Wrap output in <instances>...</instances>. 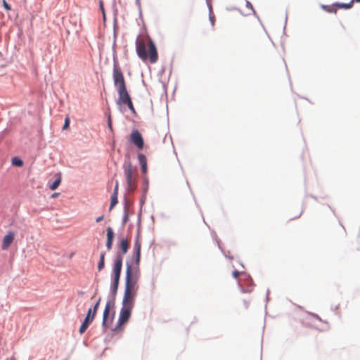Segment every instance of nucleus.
Returning <instances> with one entry per match:
<instances>
[{"instance_id":"f257e3e1","label":"nucleus","mask_w":360,"mask_h":360,"mask_svg":"<svg viewBox=\"0 0 360 360\" xmlns=\"http://www.w3.org/2000/svg\"><path fill=\"white\" fill-rule=\"evenodd\" d=\"M141 249V243L139 237L137 236L134 245L135 264L131 265L127 263L125 288L122 299L135 301L139 289Z\"/></svg>"},{"instance_id":"f03ea898","label":"nucleus","mask_w":360,"mask_h":360,"mask_svg":"<svg viewBox=\"0 0 360 360\" xmlns=\"http://www.w3.org/2000/svg\"><path fill=\"white\" fill-rule=\"evenodd\" d=\"M148 53L146 51V41L140 37L136 40V51L138 56L143 60H149L150 63H155L158 59V51L155 44L150 37H147Z\"/></svg>"},{"instance_id":"7ed1b4c3","label":"nucleus","mask_w":360,"mask_h":360,"mask_svg":"<svg viewBox=\"0 0 360 360\" xmlns=\"http://www.w3.org/2000/svg\"><path fill=\"white\" fill-rule=\"evenodd\" d=\"M123 169L127 185V191L133 192L137 187V169L130 162L124 163Z\"/></svg>"},{"instance_id":"20e7f679","label":"nucleus","mask_w":360,"mask_h":360,"mask_svg":"<svg viewBox=\"0 0 360 360\" xmlns=\"http://www.w3.org/2000/svg\"><path fill=\"white\" fill-rule=\"evenodd\" d=\"M134 303L135 301L122 299V306L120 312L117 326L115 329L128 321L131 316L132 309L134 307Z\"/></svg>"},{"instance_id":"39448f33","label":"nucleus","mask_w":360,"mask_h":360,"mask_svg":"<svg viewBox=\"0 0 360 360\" xmlns=\"http://www.w3.org/2000/svg\"><path fill=\"white\" fill-rule=\"evenodd\" d=\"M118 93V99L117 104L122 105H127L129 109L132 112H135V109L133 105L131 97L127 91V87L117 89Z\"/></svg>"},{"instance_id":"423d86ee","label":"nucleus","mask_w":360,"mask_h":360,"mask_svg":"<svg viewBox=\"0 0 360 360\" xmlns=\"http://www.w3.org/2000/svg\"><path fill=\"white\" fill-rule=\"evenodd\" d=\"M112 77L117 89L127 87L122 69L117 61H115L113 65Z\"/></svg>"},{"instance_id":"0eeeda50","label":"nucleus","mask_w":360,"mask_h":360,"mask_svg":"<svg viewBox=\"0 0 360 360\" xmlns=\"http://www.w3.org/2000/svg\"><path fill=\"white\" fill-rule=\"evenodd\" d=\"M112 314L111 312V305L109 302H108L105 304L103 315V326L105 328H110L111 323H112V320L115 316V311L112 310Z\"/></svg>"},{"instance_id":"6e6552de","label":"nucleus","mask_w":360,"mask_h":360,"mask_svg":"<svg viewBox=\"0 0 360 360\" xmlns=\"http://www.w3.org/2000/svg\"><path fill=\"white\" fill-rule=\"evenodd\" d=\"M122 259H123L122 255L120 253H117L115 257V262H114V265H113L114 276H120L122 267Z\"/></svg>"},{"instance_id":"1a4fd4ad","label":"nucleus","mask_w":360,"mask_h":360,"mask_svg":"<svg viewBox=\"0 0 360 360\" xmlns=\"http://www.w3.org/2000/svg\"><path fill=\"white\" fill-rule=\"evenodd\" d=\"M91 312H92V309H89L84 322L82 323V324L81 325V326L79 328V331L80 334H82L85 332V330L88 328L89 323L94 320L95 315H94Z\"/></svg>"},{"instance_id":"9d476101","label":"nucleus","mask_w":360,"mask_h":360,"mask_svg":"<svg viewBox=\"0 0 360 360\" xmlns=\"http://www.w3.org/2000/svg\"><path fill=\"white\" fill-rule=\"evenodd\" d=\"M15 234L13 232H8L4 238L1 245L2 250H7L14 240Z\"/></svg>"},{"instance_id":"9b49d317","label":"nucleus","mask_w":360,"mask_h":360,"mask_svg":"<svg viewBox=\"0 0 360 360\" xmlns=\"http://www.w3.org/2000/svg\"><path fill=\"white\" fill-rule=\"evenodd\" d=\"M253 41L258 46H262L264 44L269 42V39L265 33L261 32L258 35H255L252 38Z\"/></svg>"},{"instance_id":"f8f14e48","label":"nucleus","mask_w":360,"mask_h":360,"mask_svg":"<svg viewBox=\"0 0 360 360\" xmlns=\"http://www.w3.org/2000/svg\"><path fill=\"white\" fill-rule=\"evenodd\" d=\"M138 160L139 164L141 165V169L143 174H146L147 172V159L146 157L143 154L138 155Z\"/></svg>"},{"instance_id":"ddd939ff","label":"nucleus","mask_w":360,"mask_h":360,"mask_svg":"<svg viewBox=\"0 0 360 360\" xmlns=\"http://www.w3.org/2000/svg\"><path fill=\"white\" fill-rule=\"evenodd\" d=\"M130 141L134 143L139 150L143 149L144 146L143 139L142 136H131Z\"/></svg>"},{"instance_id":"4468645a","label":"nucleus","mask_w":360,"mask_h":360,"mask_svg":"<svg viewBox=\"0 0 360 360\" xmlns=\"http://www.w3.org/2000/svg\"><path fill=\"white\" fill-rule=\"evenodd\" d=\"M129 248V243L127 239L122 238L120 243V249L121 250V255L123 256L125 255Z\"/></svg>"},{"instance_id":"2eb2a0df","label":"nucleus","mask_w":360,"mask_h":360,"mask_svg":"<svg viewBox=\"0 0 360 360\" xmlns=\"http://www.w3.org/2000/svg\"><path fill=\"white\" fill-rule=\"evenodd\" d=\"M56 179L51 184H49V188L51 190L53 191V190H56L60 185V182H61V176H60V174L58 173L57 174H56Z\"/></svg>"},{"instance_id":"dca6fc26","label":"nucleus","mask_w":360,"mask_h":360,"mask_svg":"<svg viewBox=\"0 0 360 360\" xmlns=\"http://www.w3.org/2000/svg\"><path fill=\"white\" fill-rule=\"evenodd\" d=\"M120 276H114V277H113V281L111 285V290L113 294L117 293L118 285H119V282H120Z\"/></svg>"},{"instance_id":"f3484780","label":"nucleus","mask_w":360,"mask_h":360,"mask_svg":"<svg viewBox=\"0 0 360 360\" xmlns=\"http://www.w3.org/2000/svg\"><path fill=\"white\" fill-rule=\"evenodd\" d=\"M105 252H102L100 255V260L98 264V271H101L105 266Z\"/></svg>"},{"instance_id":"a211bd4d","label":"nucleus","mask_w":360,"mask_h":360,"mask_svg":"<svg viewBox=\"0 0 360 360\" xmlns=\"http://www.w3.org/2000/svg\"><path fill=\"white\" fill-rule=\"evenodd\" d=\"M354 2H352V0L348 4H343V3H337L335 4V6H337L338 8H345V9H349L353 6Z\"/></svg>"},{"instance_id":"6ab92c4d","label":"nucleus","mask_w":360,"mask_h":360,"mask_svg":"<svg viewBox=\"0 0 360 360\" xmlns=\"http://www.w3.org/2000/svg\"><path fill=\"white\" fill-rule=\"evenodd\" d=\"M238 285L240 288V290L242 292H251L253 290V285H249L247 288H245L240 281H238Z\"/></svg>"},{"instance_id":"aec40b11","label":"nucleus","mask_w":360,"mask_h":360,"mask_svg":"<svg viewBox=\"0 0 360 360\" xmlns=\"http://www.w3.org/2000/svg\"><path fill=\"white\" fill-rule=\"evenodd\" d=\"M11 163L13 165L16 167H22L23 165L22 160L18 157L13 158L11 160Z\"/></svg>"},{"instance_id":"412c9836","label":"nucleus","mask_w":360,"mask_h":360,"mask_svg":"<svg viewBox=\"0 0 360 360\" xmlns=\"http://www.w3.org/2000/svg\"><path fill=\"white\" fill-rule=\"evenodd\" d=\"M114 238V232L111 227L107 229V240L112 241Z\"/></svg>"},{"instance_id":"4be33fe9","label":"nucleus","mask_w":360,"mask_h":360,"mask_svg":"<svg viewBox=\"0 0 360 360\" xmlns=\"http://www.w3.org/2000/svg\"><path fill=\"white\" fill-rule=\"evenodd\" d=\"M117 194L116 193H112V196H111V202H110V210H111L113 207L117 203Z\"/></svg>"},{"instance_id":"5701e85b","label":"nucleus","mask_w":360,"mask_h":360,"mask_svg":"<svg viewBox=\"0 0 360 360\" xmlns=\"http://www.w3.org/2000/svg\"><path fill=\"white\" fill-rule=\"evenodd\" d=\"M101 297L98 298V301L96 302V303L95 304L94 307V309H92V314L94 315H96V312H97V310H98V306L100 304V302H101Z\"/></svg>"},{"instance_id":"b1692460","label":"nucleus","mask_w":360,"mask_h":360,"mask_svg":"<svg viewBox=\"0 0 360 360\" xmlns=\"http://www.w3.org/2000/svg\"><path fill=\"white\" fill-rule=\"evenodd\" d=\"M3 6L4 8L8 11L11 10L10 5L6 2V0H3Z\"/></svg>"},{"instance_id":"393cba45","label":"nucleus","mask_w":360,"mask_h":360,"mask_svg":"<svg viewBox=\"0 0 360 360\" xmlns=\"http://www.w3.org/2000/svg\"><path fill=\"white\" fill-rule=\"evenodd\" d=\"M69 124H70V119L68 117H66L63 128L67 129L69 127Z\"/></svg>"},{"instance_id":"a878e982","label":"nucleus","mask_w":360,"mask_h":360,"mask_svg":"<svg viewBox=\"0 0 360 360\" xmlns=\"http://www.w3.org/2000/svg\"><path fill=\"white\" fill-rule=\"evenodd\" d=\"M302 214V210H300L296 215L294 217H290V220L295 219L299 218Z\"/></svg>"},{"instance_id":"bb28decb","label":"nucleus","mask_w":360,"mask_h":360,"mask_svg":"<svg viewBox=\"0 0 360 360\" xmlns=\"http://www.w3.org/2000/svg\"><path fill=\"white\" fill-rule=\"evenodd\" d=\"M112 246V241L107 240L106 241V248L108 250H111Z\"/></svg>"},{"instance_id":"cd10ccee","label":"nucleus","mask_w":360,"mask_h":360,"mask_svg":"<svg viewBox=\"0 0 360 360\" xmlns=\"http://www.w3.org/2000/svg\"><path fill=\"white\" fill-rule=\"evenodd\" d=\"M118 186H119L118 182L116 181L115 182V188H114L113 193L118 194Z\"/></svg>"},{"instance_id":"c85d7f7f","label":"nucleus","mask_w":360,"mask_h":360,"mask_svg":"<svg viewBox=\"0 0 360 360\" xmlns=\"http://www.w3.org/2000/svg\"><path fill=\"white\" fill-rule=\"evenodd\" d=\"M100 8H101V10L103 13V18L105 19V13H104V8H103V3L101 1L100 2Z\"/></svg>"},{"instance_id":"c756f323","label":"nucleus","mask_w":360,"mask_h":360,"mask_svg":"<svg viewBox=\"0 0 360 360\" xmlns=\"http://www.w3.org/2000/svg\"><path fill=\"white\" fill-rule=\"evenodd\" d=\"M233 274V276L235 278H237L238 277V276L240 275V272L236 270V271H234L233 272V274Z\"/></svg>"},{"instance_id":"7c9ffc66","label":"nucleus","mask_w":360,"mask_h":360,"mask_svg":"<svg viewBox=\"0 0 360 360\" xmlns=\"http://www.w3.org/2000/svg\"><path fill=\"white\" fill-rule=\"evenodd\" d=\"M104 219V216L101 215L96 219V222H101Z\"/></svg>"},{"instance_id":"2f4dec72","label":"nucleus","mask_w":360,"mask_h":360,"mask_svg":"<svg viewBox=\"0 0 360 360\" xmlns=\"http://www.w3.org/2000/svg\"><path fill=\"white\" fill-rule=\"evenodd\" d=\"M131 135L135 136V135H140L139 132L136 130L134 131Z\"/></svg>"},{"instance_id":"473e14b6","label":"nucleus","mask_w":360,"mask_h":360,"mask_svg":"<svg viewBox=\"0 0 360 360\" xmlns=\"http://www.w3.org/2000/svg\"><path fill=\"white\" fill-rule=\"evenodd\" d=\"M58 195V193H53V194L52 195V196H51V197H52V198H56V197H57Z\"/></svg>"},{"instance_id":"72a5a7b5","label":"nucleus","mask_w":360,"mask_h":360,"mask_svg":"<svg viewBox=\"0 0 360 360\" xmlns=\"http://www.w3.org/2000/svg\"><path fill=\"white\" fill-rule=\"evenodd\" d=\"M352 2L360 3V0H352Z\"/></svg>"},{"instance_id":"f704fd0d","label":"nucleus","mask_w":360,"mask_h":360,"mask_svg":"<svg viewBox=\"0 0 360 360\" xmlns=\"http://www.w3.org/2000/svg\"><path fill=\"white\" fill-rule=\"evenodd\" d=\"M108 124H109L110 127H111V123H110V121H109Z\"/></svg>"}]
</instances>
